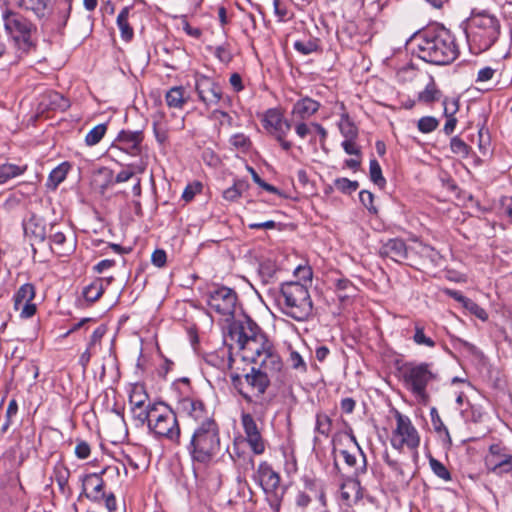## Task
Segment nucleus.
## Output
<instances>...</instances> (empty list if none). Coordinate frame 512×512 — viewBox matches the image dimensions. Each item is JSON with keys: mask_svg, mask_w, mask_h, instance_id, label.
Listing matches in <instances>:
<instances>
[{"mask_svg": "<svg viewBox=\"0 0 512 512\" xmlns=\"http://www.w3.org/2000/svg\"><path fill=\"white\" fill-rule=\"evenodd\" d=\"M369 175L371 181L379 186L380 188H383L386 184V180L382 175V169L379 164V162L376 159H371L369 163Z\"/></svg>", "mask_w": 512, "mask_h": 512, "instance_id": "obj_42", "label": "nucleus"}, {"mask_svg": "<svg viewBox=\"0 0 512 512\" xmlns=\"http://www.w3.org/2000/svg\"><path fill=\"white\" fill-rule=\"evenodd\" d=\"M486 469L498 476L512 471V454L501 444H492L484 459Z\"/></svg>", "mask_w": 512, "mask_h": 512, "instance_id": "obj_12", "label": "nucleus"}, {"mask_svg": "<svg viewBox=\"0 0 512 512\" xmlns=\"http://www.w3.org/2000/svg\"><path fill=\"white\" fill-rule=\"evenodd\" d=\"M241 425L245 433L246 441L253 453L256 455L263 454L265 451V441L253 416L249 413H242Z\"/></svg>", "mask_w": 512, "mask_h": 512, "instance_id": "obj_15", "label": "nucleus"}, {"mask_svg": "<svg viewBox=\"0 0 512 512\" xmlns=\"http://www.w3.org/2000/svg\"><path fill=\"white\" fill-rule=\"evenodd\" d=\"M439 126V121L433 116L421 117L417 122L418 130L423 134L433 132Z\"/></svg>", "mask_w": 512, "mask_h": 512, "instance_id": "obj_46", "label": "nucleus"}, {"mask_svg": "<svg viewBox=\"0 0 512 512\" xmlns=\"http://www.w3.org/2000/svg\"><path fill=\"white\" fill-rule=\"evenodd\" d=\"M429 363H405L401 369L403 382L408 390L419 398H427L426 388L435 378Z\"/></svg>", "mask_w": 512, "mask_h": 512, "instance_id": "obj_8", "label": "nucleus"}, {"mask_svg": "<svg viewBox=\"0 0 512 512\" xmlns=\"http://www.w3.org/2000/svg\"><path fill=\"white\" fill-rule=\"evenodd\" d=\"M237 300V293L233 289L220 286L209 292L207 304L213 311L230 320L234 316Z\"/></svg>", "mask_w": 512, "mask_h": 512, "instance_id": "obj_11", "label": "nucleus"}, {"mask_svg": "<svg viewBox=\"0 0 512 512\" xmlns=\"http://www.w3.org/2000/svg\"><path fill=\"white\" fill-rule=\"evenodd\" d=\"M306 489L307 491L298 493L296 497L297 506L305 508L314 500L319 505L317 508H324L326 502L321 484L313 480H306Z\"/></svg>", "mask_w": 512, "mask_h": 512, "instance_id": "obj_19", "label": "nucleus"}, {"mask_svg": "<svg viewBox=\"0 0 512 512\" xmlns=\"http://www.w3.org/2000/svg\"><path fill=\"white\" fill-rule=\"evenodd\" d=\"M339 130L345 139H356L358 137V129L351 122L347 114L342 115L339 122Z\"/></svg>", "mask_w": 512, "mask_h": 512, "instance_id": "obj_39", "label": "nucleus"}, {"mask_svg": "<svg viewBox=\"0 0 512 512\" xmlns=\"http://www.w3.org/2000/svg\"><path fill=\"white\" fill-rule=\"evenodd\" d=\"M262 123L268 133L279 142L283 150L289 151L292 148V143L285 139L291 129V124L284 118L280 110L276 108L268 109L264 113Z\"/></svg>", "mask_w": 512, "mask_h": 512, "instance_id": "obj_10", "label": "nucleus"}, {"mask_svg": "<svg viewBox=\"0 0 512 512\" xmlns=\"http://www.w3.org/2000/svg\"><path fill=\"white\" fill-rule=\"evenodd\" d=\"M214 55L224 64H228L232 60V53L226 46H217L215 48Z\"/></svg>", "mask_w": 512, "mask_h": 512, "instance_id": "obj_59", "label": "nucleus"}, {"mask_svg": "<svg viewBox=\"0 0 512 512\" xmlns=\"http://www.w3.org/2000/svg\"><path fill=\"white\" fill-rule=\"evenodd\" d=\"M355 140L356 139H344V141L341 143V146L348 155H355L360 157L361 149L356 144Z\"/></svg>", "mask_w": 512, "mask_h": 512, "instance_id": "obj_58", "label": "nucleus"}, {"mask_svg": "<svg viewBox=\"0 0 512 512\" xmlns=\"http://www.w3.org/2000/svg\"><path fill=\"white\" fill-rule=\"evenodd\" d=\"M229 335L236 341L242 358L257 365L243 376L232 375V384L246 402H256L270 386V377L281 375L283 361L273 343L250 317L230 323Z\"/></svg>", "mask_w": 512, "mask_h": 512, "instance_id": "obj_1", "label": "nucleus"}, {"mask_svg": "<svg viewBox=\"0 0 512 512\" xmlns=\"http://www.w3.org/2000/svg\"><path fill=\"white\" fill-rule=\"evenodd\" d=\"M72 10V1L61 0L57 5V11L54 14V21L59 29H63L70 17Z\"/></svg>", "mask_w": 512, "mask_h": 512, "instance_id": "obj_32", "label": "nucleus"}, {"mask_svg": "<svg viewBox=\"0 0 512 512\" xmlns=\"http://www.w3.org/2000/svg\"><path fill=\"white\" fill-rule=\"evenodd\" d=\"M107 131V125L102 123L93 127L85 136V143L88 146H94L98 144Z\"/></svg>", "mask_w": 512, "mask_h": 512, "instance_id": "obj_40", "label": "nucleus"}, {"mask_svg": "<svg viewBox=\"0 0 512 512\" xmlns=\"http://www.w3.org/2000/svg\"><path fill=\"white\" fill-rule=\"evenodd\" d=\"M144 135L140 130H122L119 132L114 146L131 156H138L141 153V143Z\"/></svg>", "mask_w": 512, "mask_h": 512, "instance_id": "obj_18", "label": "nucleus"}, {"mask_svg": "<svg viewBox=\"0 0 512 512\" xmlns=\"http://www.w3.org/2000/svg\"><path fill=\"white\" fill-rule=\"evenodd\" d=\"M15 4L28 11H32L38 18L47 15L50 0H14Z\"/></svg>", "mask_w": 512, "mask_h": 512, "instance_id": "obj_26", "label": "nucleus"}, {"mask_svg": "<svg viewBox=\"0 0 512 512\" xmlns=\"http://www.w3.org/2000/svg\"><path fill=\"white\" fill-rule=\"evenodd\" d=\"M359 200L360 202L362 203V205L368 209V211L371 213V214H377L378 213V209L377 207L374 205V195L372 192L368 191V190H362L360 191L359 193Z\"/></svg>", "mask_w": 512, "mask_h": 512, "instance_id": "obj_52", "label": "nucleus"}, {"mask_svg": "<svg viewBox=\"0 0 512 512\" xmlns=\"http://www.w3.org/2000/svg\"><path fill=\"white\" fill-rule=\"evenodd\" d=\"M335 287L338 292V297L342 301L349 297L355 296L357 292V288L354 286V284L346 278L337 279Z\"/></svg>", "mask_w": 512, "mask_h": 512, "instance_id": "obj_37", "label": "nucleus"}, {"mask_svg": "<svg viewBox=\"0 0 512 512\" xmlns=\"http://www.w3.org/2000/svg\"><path fill=\"white\" fill-rule=\"evenodd\" d=\"M156 438H164L173 443L180 442L181 429L176 414L163 402L152 408V418L148 425Z\"/></svg>", "mask_w": 512, "mask_h": 512, "instance_id": "obj_7", "label": "nucleus"}, {"mask_svg": "<svg viewBox=\"0 0 512 512\" xmlns=\"http://www.w3.org/2000/svg\"><path fill=\"white\" fill-rule=\"evenodd\" d=\"M69 169L70 165L67 162H63L58 165L50 172L47 185L53 189H56L57 186L65 180Z\"/></svg>", "mask_w": 512, "mask_h": 512, "instance_id": "obj_34", "label": "nucleus"}, {"mask_svg": "<svg viewBox=\"0 0 512 512\" xmlns=\"http://www.w3.org/2000/svg\"><path fill=\"white\" fill-rule=\"evenodd\" d=\"M319 39L309 38L307 40H297L294 42V49L302 55H310L320 50Z\"/></svg>", "mask_w": 512, "mask_h": 512, "instance_id": "obj_36", "label": "nucleus"}, {"mask_svg": "<svg viewBox=\"0 0 512 512\" xmlns=\"http://www.w3.org/2000/svg\"><path fill=\"white\" fill-rule=\"evenodd\" d=\"M2 19L6 33L11 37L22 54H27L35 43L32 36L36 33L37 27L21 13L9 8L2 12Z\"/></svg>", "mask_w": 512, "mask_h": 512, "instance_id": "obj_6", "label": "nucleus"}, {"mask_svg": "<svg viewBox=\"0 0 512 512\" xmlns=\"http://www.w3.org/2000/svg\"><path fill=\"white\" fill-rule=\"evenodd\" d=\"M189 96L186 94L184 87L174 86L165 94V101L169 108L182 109Z\"/></svg>", "mask_w": 512, "mask_h": 512, "instance_id": "obj_25", "label": "nucleus"}, {"mask_svg": "<svg viewBox=\"0 0 512 512\" xmlns=\"http://www.w3.org/2000/svg\"><path fill=\"white\" fill-rule=\"evenodd\" d=\"M287 361L294 370L300 373L307 372V364L297 351L291 350Z\"/></svg>", "mask_w": 512, "mask_h": 512, "instance_id": "obj_49", "label": "nucleus"}, {"mask_svg": "<svg viewBox=\"0 0 512 512\" xmlns=\"http://www.w3.org/2000/svg\"><path fill=\"white\" fill-rule=\"evenodd\" d=\"M500 20L487 10L473 9L467 21L466 36L477 53L488 50L499 38Z\"/></svg>", "mask_w": 512, "mask_h": 512, "instance_id": "obj_4", "label": "nucleus"}, {"mask_svg": "<svg viewBox=\"0 0 512 512\" xmlns=\"http://www.w3.org/2000/svg\"><path fill=\"white\" fill-rule=\"evenodd\" d=\"M305 120H299L295 124V132L296 134L301 138L304 139L308 135L311 134L313 127H311V124H307L304 122Z\"/></svg>", "mask_w": 512, "mask_h": 512, "instance_id": "obj_61", "label": "nucleus"}, {"mask_svg": "<svg viewBox=\"0 0 512 512\" xmlns=\"http://www.w3.org/2000/svg\"><path fill=\"white\" fill-rule=\"evenodd\" d=\"M430 416H431V422L434 427V430L437 433L443 432L445 434V436L448 438L449 442H451L449 431H448L447 427L444 425V423L435 407L431 408Z\"/></svg>", "mask_w": 512, "mask_h": 512, "instance_id": "obj_50", "label": "nucleus"}, {"mask_svg": "<svg viewBox=\"0 0 512 512\" xmlns=\"http://www.w3.org/2000/svg\"><path fill=\"white\" fill-rule=\"evenodd\" d=\"M275 300L280 311L295 321H306L313 314V303L309 290L299 282L281 284Z\"/></svg>", "mask_w": 512, "mask_h": 512, "instance_id": "obj_5", "label": "nucleus"}, {"mask_svg": "<svg viewBox=\"0 0 512 512\" xmlns=\"http://www.w3.org/2000/svg\"><path fill=\"white\" fill-rule=\"evenodd\" d=\"M450 149L454 154L461 158H467L471 151V147L458 136L451 138Z\"/></svg>", "mask_w": 512, "mask_h": 512, "instance_id": "obj_43", "label": "nucleus"}, {"mask_svg": "<svg viewBox=\"0 0 512 512\" xmlns=\"http://www.w3.org/2000/svg\"><path fill=\"white\" fill-rule=\"evenodd\" d=\"M412 52L423 61L444 66L459 56V47L450 30L444 26H429L415 33L410 39Z\"/></svg>", "mask_w": 512, "mask_h": 512, "instance_id": "obj_3", "label": "nucleus"}, {"mask_svg": "<svg viewBox=\"0 0 512 512\" xmlns=\"http://www.w3.org/2000/svg\"><path fill=\"white\" fill-rule=\"evenodd\" d=\"M334 186L344 194H351L359 188V183L358 181H352L348 178L342 177L334 180Z\"/></svg>", "mask_w": 512, "mask_h": 512, "instance_id": "obj_44", "label": "nucleus"}, {"mask_svg": "<svg viewBox=\"0 0 512 512\" xmlns=\"http://www.w3.org/2000/svg\"><path fill=\"white\" fill-rule=\"evenodd\" d=\"M177 409L195 425L186 446L192 462L208 465L217 461L228 450V446L222 443L220 426L214 412L201 399L195 397L181 398Z\"/></svg>", "mask_w": 512, "mask_h": 512, "instance_id": "obj_2", "label": "nucleus"}, {"mask_svg": "<svg viewBox=\"0 0 512 512\" xmlns=\"http://www.w3.org/2000/svg\"><path fill=\"white\" fill-rule=\"evenodd\" d=\"M419 253L422 257L428 258L435 265H438L441 260L439 252L429 245H423Z\"/></svg>", "mask_w": 512, "mask_h": 512, "instance_id": "obj_54", "label": "nucleus"}, {"mask_svg": "<svg viewBox=\"0 0 512 512\" xmlns=\"http://www.w3.org/2000/svg\"><path fill=\"white\" fill-rule=\"evenodd\" d=\"M105 333H106L105 327H103V326L97 327L93 331L92 335L90 336V340H89L87 346L97 350V346L100 345L101 339Z\"/></svg>", "mask_w": 512, "mask_h": 512, "instance_id": "obj_57", "label": "nucleus"}, {"mask_svg": "<svg viewBox=\"0 0 512 512\" xmlns=\"http://www.w3.org/2000/svg\"><path fill=\"white\" fill-rule=\"evenodd\" d=\"M195 90L199 100L206 106L219 105L225 100L222 87L206 75H195Z\"/></svg>", "mask_w": 512, "mask_h": 512, "instance_id": "obj_13", "label": "nucleus"}, {"mask_svg": "<svg viewBox=\"0 0 512 512\" xmlns=\"http://www.w3.org/2000/svg\"><path fill=\"white\" fill-rule=\"evenodd\" d=\"M167 255L163 249H156L151 255V261L156 267H163L166 264Z\"/></svg>", "mask_w": 512, "mask_h": 512, "instance_id": "obj_64", "label": "nucleus"}, {"mask_svg": "<svg viewBox=\"0 0 512 512\" xmlns=\"http://www.w3.org/2000/svg\"><path fill=\"white\" fill-rule=\"evenodd\" d=\"M441 95V91L437 88L434 80L431 79L424 90L419 92L417 99L419 102L431 104L438 101L441 98Z\"/></svg>", "mask_w": 512, "mask_h": 512, "instance_id": "obj_33", "label": "nucleus"}, {"mask_svg": "<svg viewBox=\"0 0 512 512\" xmlns=\"http://www.w3.org/2000/svg\"><path fill=\"white\" fill-rule=\"evenodd\" d=\"M201 188H202V185L201 183L199 182H196V183H193V184H188L186 186V188L184 189L183 191V194H182V198L186 201V202H189L191 201L194 196L201 191Z\"/></svg>", "mask_w": 512, "mask_h": 512, "instance_id": "obj_60", "label": "nucleus"}, {"mask_svg": "<svg viewBox=\"0 0 512 512\" xmlns=\"http://www.w3.org/2000/svg\"><path fill=\"white\" fill-rule=\"evenodd\" d=\"M429 465L433 473L438 476L440 479L444 481H450L451 480V474L448 471V469L445 467L443 463H441L439 460L430 457L429 458Z\"/></svg>", "mask_w": 512, "mask_h": 512, "instance_id": "obj_48", "label": "nucleus"}, {"mask_svg": "<svg viewBox=\"0 0 512 512\" xmlns=\"http://www.w3.org/2000/svg\"><path fill=\"white\" fill-rule=\"evenodd\" d=\"M53 477L59 487L60 492L65 494L68 490V481L70 477L69 469L62 464H58L54 467Z\"/></svg>", "mask_w": 512, "mask_h": 512, "instance_id": "obj_35", "label": "nucleus"}, {"mask_svg": "<svg viewBox=\"0 0 512 512\" xmlns=\"http://www.w3.org/2000/svg\"><path fill=\"white\" fill-rule=\"evenodd\" d=\"M467 310H469L473 315H475L477 318L485 321L488 318L487 312L479 306L477 303L469 299L467 303L464 306Z\"/></svg>", "mask_w": 512, "mask_h": 512, "instance_id": "obj_56", "label": "nucleus"}, {"mask_svg": "<svg viewBox=\"0 0 512 512\" xmlns=\"http://www.w3.org/2000/svg\"><path fill=\"white\" fill-rule=\"evenodd\" d=\"M23 229L25 235L35 242H44L46 239L47 233L44 220L37 215H32L28 220L24 221Z\"/></svg>", "mask_w": 512, "mask_h": 512, "instance_id": "obj_22", "label": "nucleus"}, {"mask_svg": "<svg viewBox=\"0 0 512 512\" xmlns=\"http://www.w3.org/2000/svg\"><path fill=\"white\" fill-rule=\"evenodd\" d=\"M129 14L130 8L124 7L117 16V26L120 30L121 38L127 42L130 41L134 35L133 28L128 22Z\"/></svg>", "mask_w": 512, "mask_h": 512, "instance_id": "obj_29", "label": "nucleus"}, {"mask_svg": "<svg viewBox=\"0 0 512 512\" xmlns=\"http://www.w3.org/2000/svg\"><path fill=\"white\" fill-rule=\"evenodd\" d=\"M49 239L54 253L60 256L68 255L73 250V243H68L65 233L57 230L55 225L50 228Z\"/></svg>", "mask_w": 512, "mask_h": 512, "instance_id": "obj_23", "label": "nucleus"}, {"mask_svg": "<svg viewBox=\"0 0 512 512\" xmlns=\"http://www.w3.org/2000/svg\"><path fill=\"white\" fill-rule=\"evenodd\" d=\"M229 142L233 147L241 150L242 152H247L251 146L250 139L242 133L231 136Z\"/></svg>", "mask_w": 512, "mask_h": 512, "instance_id": "obj_51", "label": "nucleus"}, {"mask_svg": "<svg viewBox=\"0 0 512 512\" xmlns=\"http://www.w3.org/2000/svg\"><path fill=\"white\" fill-rule=\"evenodd\" d=\"M444 115L454 116L459 109V101L456 98L445 97L442 101Z\"/></svg>", "mask_w": 512, "mask_h": 512, "instance_id": "obj_55", "label": "nucleus"}, {"mask_svg": "<svg viewBox=\"0 0 512 512\" xmlns=\"http://www.w3.org/2000/svg\"><path fill=\"white\" fill-rule=\"evenodd\" d=\"M332 427V421L330 417L324 413H318L316 415V426L315 430L324 436H328Z\"/></svg>", "mask_w": 512, "mask_h": 512, "instance_id": "obj_47", "label": "nucleus"}, {"mask_svg": "<svg viewBox=\"0 0 512 512\" xmlns=\"http://www.w3.org/2000/svg\"><path fill=\"white\" fill-rule=\"evenodd\" d=\"M18 412V404L15 399H12L9 401L6 414H5V420L3 424L1 425V432L4 434L8 431L9 427L13 423V418L16 417Z\"/></svg>", "mask_w": 512, "mask_h": 512, "instance_id": "obj_45", "label": "nucleus"}, {"mask_svg": "<svg viewBox=\"0 0 512 512\" xmlns=\"http://www.w3.org/2000/svg\"><path fill=\"white\" fill-rule=\"evenodd\" d=\"M320 106L318 101L310 97H303L293 105L291 115L297 120H307L318 112Z\"/></svg>", "mask_w": 512, "mask_h": 512, "instance_id": "obj_21", "label": "nucleus"}, {"mask_svg": "<svg viewBox=\"0 0 512 512\" xmlns=\"http://www.w3.org/2000/svg\"><path fill=\"white\" fill-rule=\"evenodd\" d=\"M104 279L97 278L83 289V296L89 302L97 301L104 293Z\"/></svg>", "mask_w": 512, "mask_h": 512, "instance_id": "obj_31", "label": "nucleus"}, {"mask_svg": "<svg viewBox=\"0 0 512 512\" xmlns=\"http://www.w3.org/2000/svg\"><path fill=\"white\" fill-rule=\"evenodd\" d=\"M157 403H147V405L130 407L133 419L140 425H149L152 418V408L157 407Z\"/></svg>", "mask_w": 512, "mask_h": 512, "instance_id": "obj_30", "label": "nucleus"}, {"mask_svg": "<svg viewBox=\"0 0 512 512\" xmlns=\"http://www.w3.org/2000/svg\"><path fill=\"white\" fill-rule=\"evenodd\" d=\"M153 131L159 143H164L167 140V130L161 121L153 122Z\"/></svg>", "mask_w": 512, "mask_h": 512, "instance_id": "obj_62", "label": "nucleus"}, {"mask_svg": "<svg viewBox=\"0 0 512 512\" xmlns=\"http://www.w3.org/2000/svg\"><path fill=\"white\" fill-rule=\"evenodd\" d=\"M264 492L268 495H277L280 488V476L267 462H261L255 474Z\"/></svg>", "mask_w": 512, "mask_h": 512, "instance_id": "obj_17", "label": "nucleus"}, {"mask_svg": "<svg viewBox=\"0 0 512 512\" xmlns=\"http://www.w3.org/2000/svg\"><path fill=\"white\" fill-rule=\"evenodd\" d=\"M379 255L390 258L397 263H402L408 257V247L403 239H388L380 246Z\"/></svg>", "mask_w": 512, "mask_h": 512, "instance_id": "obj_20", "label": "nucleus"}, {"mask_svg": "<svg viewBox=\"0 0 512 512\" xmlns=\"http://www.w3.org/2000/svg\"><path fill=\"white\" fill-rule=\"evenodd\" d=\"M27 166H19L8 162H2L0 159V185L8 182L10 179L22 175Z\"/></svg>", "mask_w": 512, "mask_h": 512, "instance_id": "obj_27", "label": "nucleus"}, {"mask_svg": "<svg viewBox=\"0 0 512 512\" xmlns=\"http://www.w3.org/2000/svg\"><path fill=\"white\" fill-rule=\"evenodd\" d=\"M91 449L87 442L79 441L75 447V455L79 459H87L90 456Z\"/></svg>", "mask_w": 512, "mask_h": 512, "instance_id": "obj_63", "label": "nucleus"}, {"mask_svg": "<svg viewBox=\"0 0 512 512\" xmlns=\"http://www.w3.org/2000/svg\"><path fill=\"white\" fill-rule=\"evenodd\" d=\"M352 440L356 445V452L361 459V465H357V455L356 453H352L349 450L343 449L339 451V454L343 457L345 463L350 467L354 468L355 474L364 473L366 471V456L358 445L354 436H352Z\"/></svg>", "mask_w": 512, "mask_h": 512, "instance_id": "obj_24", "label": "nucleus"}, {"mask_svg": "<svg viewBox=\"0 0 512 512\" xmlns=\"http://www.w3.org/2000/svg\"><path fill=\"white\" fill-rule=\"evenodd\" d=\"M106 469L101 470L99 473H90L86 474L81 478L82 482V492L81 495H84L86 498L91 500L92 502L99 503L105 497L104 493V481L103 474H105Z\"/></svg>", "mask_w": 512, "mask_h": 512, "instance_id": "obj_16", "label": "nucleus"}, {"mask_svg": "<svg viewBox=\"0 0 512 512\" xmlns=\"http://www.w3.org/2000/svg\"><path fill=\"white\" fill-rule=\"evenodd\" d=\"M147 403L151 402L144 385L140 383L133 384L129 392L130 407L143 406L147 405Z\"/></svg>", "mask_w": 512, "mask_h": 512, "instance_id": "obj_28", "label": "nucleus"}, {"mask_svg": "<svg viewBox=\"0 0 512 512\" xmlns=\"http://www.w3.org/2000/svg\"><path fill=\"white\" fill-rule=\"evenodd\" d=\"M249 188V184L245 180H236L234 184L227 188L223 192L224 199L228 201H236L241 197L243 192H245Z\"/></svg>", "mask_w": 512, "mask_h": 512, "instance_id": "obj_38", "label": "nucleus"}, {"mask_svg": "<svg viewBox=\"0 0 512 512\" xmlns=\"http://www.w3.org/2000/svg\"><path fill=\"white\" fill-rule=\"evenodd\" d=\"M414 330L413 341L416 345L426 346L429 348H433L436 345L435 341L425 334L424 327L422 325L415 323Z\"/></svg>", "mask_w": 512, "mask_h": 512, "instance_id": "obj_41", "label": "nucleus"}, {"mask_svg": "<svg viewBox=\"0 0 512 512\" xmlns=\"http://www.w3.org/2000/svg\"><path fill=\"white\" fill-rule=\"evenodd\" d=\"M36 296L35 286L31 283L21 285L13 296V307L20 311V318L29 319L36 314L37 306L33 303Z\"/></svg>", "mask_w": 512, "mask_h": 512, "instance_id": "obj_14", "label": "nucleus"}, {"mask_svg": "<svg viewBox=\"0 0 512 512\" xmlns=\"http://www.w3.org/2000/svg\"><path fill=\"white\" fill-rule=\"evenodd\" d=\"M247 170L251 174L253 181L256 184H258L261 188H263L264 190H266L270 193H273V194H280L279 190L275 186H273V185L265 182L263 179H261V177L258 175V173L254 170L253 167L247 166Z\"/></svg>", "mask_w": 512, "mask_h": 512, "instance_id": "obj_53", "label": "nucleus"}, {"mask_svg": "<svg viewBox=\"0 0 512 512\" xmlns=\"http://www.w3.org/2000/svg\"><path fill=\"white\" fill-rule=\"evenodd\" d=\"M395 418L396 428L393 431L391 445L397 450L403 449L404 446L411 450L417 449L420 444V436L410 418L397 410Z\"/></svg>", "mask_w": 512, "mask_h": 512, "instance_id": "obj_9", "label": "nucleus"}]
</instances>
